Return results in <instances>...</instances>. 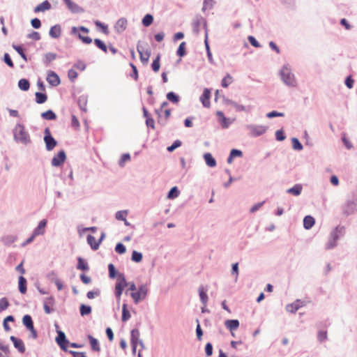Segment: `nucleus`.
Instances as JSON below:
<instances>
[{"mask_svg":"<svg viewBox=\"0 0 357 357\" xmlns=\"http://www.w3.org/2000/svg\"><path fill=\"white\" fill-rule=\"evenodd\" d=\"M47 82L52 86H57L61 83L59 76L54 71L49 70L47 72Z\"/></svg>","mask_w":357,"mask_h":357,"instance_id":"9b49d317","label":"nucleus"},{"mask_svg":"<svg viewBox=\"0 0 357 357\" xmlns=\"http://www.w3.org/2000/svg\"><path fill=\"white\" fill-rule=\"evenodd\" d=\"M303 186L301 184H295L292 188L287 190V193L291 194L294 196H299L301 194Z\"/></svg>","mask_w":357,"mask_h":357,"instance_id":"a878e982","label":"nucleus"},{"mask_svg":"<svg viewBox=\"0 0 357 357\" xmlns=\"http://www.w3.org/2000/svg\"><path fill=\"white\" fill-rule=\"evenodd\" d=\"M185 45H186L185 42H182L180 43L179 46L177 49V51H176V54L178 56L183 57L186 54Z\"/></svg>","mask_w":357,"mask_h":357,"instance_id":"864d4df0","label":"nucleus"},{"mask_svg":"<svg viewBox=\"0 0 357 357\" xmlns=\"http://www.w3.org/2000/svg\"><path fill=\"white\" fill-rule=\"evenodd\" d=\"M204 45L206 51V54L208 57V60L211 63H214L212 53L210 50V46L208 40V33L206 31L205 38H204Z\"/></svg>","mask_w":357,"mask_h":357,"instance_id":"c756f323","label":"nucleus"},{"mask_svg":"<svg viewBox=\"0 0 357 357\" xmlns=\"http://www.w3.org/2000/svg\"><path fill=\"white\" fill-rule=\"evenodd\" d=\"M68 9L74 14L77 13H83L84 12V9L80 7L78 4L71 1L66 5Z\"/></svg>","mask_w":357,"mask_h":357,"instance_id":"aec40b11","label":"nucleus"},{"mask_svg":"<svg viewBox=\"0 0 357 357\" xmlns=\"http://www.w3.org/2000/svg\"><path fill=\"white\" fill-rule=\"evenodd\" d=\"M280 75L283 82L288 86L294 87L296 85L294 75L291 73L289 65H284L280 71Z\"/></svg>","mask_w":357,"mask_h":357,"instance_id":"7ed1b4c3","label":"nucleus"},{"mask_svg":"<svg viewBox=\"0 0 357 357\" xmlns=\"http://www.w3.org/2000/svg\"><path fill=\"white\" fill-rule=\"evenodd\" d=\"M341 139H342V143L344 144V145L345 146V147L347 149L350 150L353 148V144L349 140V139L347 137L346 133L342 134Z\"/></svg>","mask_w":357,"mask_h":357,"instance_id":"13d9d810","label":"nucleus"},{"mask_svg":"<svg viewBox=\"0 0 357 357\" xmlns=\"http://www.w3.org/2000/svg\"><path fill=\"white\" fill-rule=\"evenodd\" d=\"M115 251L120 254H124L126 251V246L122 243H118L115 246Z\"/></svg>","mask_w":357,"mask_h":357,"instance_id":"774afa93","label":"nucleus"},{"mask_svg":"<svg viewBox=\"0 0 357 357\" xmlns=\"http://www.w3.org/2000/svg\"><path fill=\"white\" fill-rule=\"evenodd\" d=\"M62 29L60 24L52 26L49 31V35L52 38H59L61 35Z\"/></svg>","mask_w":357,"mask_h":357,"instance_id":"6ab92c4d","label":"nucleus"},{"mask_svg":"<svg viewBox=\"0 0 357 357\" xmlns=\"http://www.w3.org/2000/svg\"><path fill=\"white\" fill-rule=\"evenodd\" d=\"M230 104L234 107L237 112H249L252 109V106L249 105L245 107L243 105L238 104L234 101H230Z\"/></svg>","mask_w":357,"mask_h":357,"instance_id":"7c9ffc66","label":"nucleus"},{"mask_svg":"<svg viewBox=\"0 0 357 357\" xmlns=\"http://www.w3.org/2000/svg\"><path fill=\"white\" fill-rule=\"evenodd\" d=\"M143 255L142 252L133 250L132 252L131 260L134 262L139 263L142 261Z\"/></svg>","mask_w":357,"mask_h":357,"instance_id":"de8ad7c7","label":"nucleus"},{"mask_svg":"<svg viewBox=\"0 0 357 357\" xmlns=\"http://www.w3.org/2000/svg\"><path fill=\"white\" fill-rule=\"evenodd\" d=\"M17 240V236L13 235H7L1 238V241L5 245L9 246Z\"/></svg>","mask_w":357,"mask_h":357,"instance_id":"a19ab883","label":"nucleus"},{"mask_svg":"<svg viewBox=\"0 0 357 357\" xmlns=\"http://www.w3.org/2000/svg\"><path fill=\"white\" fill-rule=\"evenodd\" d=\"M149 289L146 284H141L135 291L130 293V296L133 299L135 303L137 304L141 300L146 298Z\"/></svg>","mask_w":357,"mask_h":357,"instance_id":"20e7f679","label":"nucleus"},{"mask_svg":"<svg viewBox=\"0 0 357 357\" xmlns=\"http://www.w3.org/2000/svg\"><path fill=\"white\" fill-rule=\"evenodd\" d=\"M127 214H128L127 210L119 211L116 213L115 218L118 220L126 221V216L127 215Z\"/></svg>","mask_w":357,"mask_h":357,"instance_id":"bf43d9fd","label":"nucleus"},{"mask_svg":"<svg viewBox=\"0 0 357 357\" xmlns=\"http://www.w3.org/2000/svg\"><path fill=\"white\" fill-rule=\"evenodd\" d=\"M13 139L17 143L27 145L31 142L29 132L22 123H17L13 128Z\"/></svg>","mask_w":357,"mask_h":357,"instance_id":"f257e3e1","label":"nucleus"},{"mask_svg":"<svg viewBox=\"0 0 357 357\" xmlns=\"http://www.w3.org/2000/svg\"><path fill=\"white\" fill-rule=\"evenodd\" d=\"M160 54H158L157 55L156 58L153 61V62L151 63V68L155 73L158 72L160 70Z\"/></svg>","mask_w":357,"mask_h":357,"instance_id":"49530a36","label":"nucleus"},{"mask_svg":"<svg viewBox=\"0 0 357 357\" xmlns=\"http://www.w3.org/2000/svg\"><path fill=\"white\" fill-rule=\"evenodd\" d=\"M315 224L314 218L308 215L305 216L303 219V227L305 229H310Z\"/></svg>","mask_w":357,"mask_h":357,"instance_id":"bb28decb","label":"nucleus"},{"mask_svg":"<svg viewBox=\"0 0 357 357\" xmlns=\"http://www.w3.org/2000/svg\"><path fill=\"white\" fill-rule=\"evenodd\" d=\"M108 271H109V277L112 279L115 278L116 277L118 278V275L120 273H118L116 270V268L113 264H109L108 265Z\"/></svg>","mask_w":357,"mask_h":357,"instance_id":"3c124183","label":"nucleus"},{"mask_svg":"<svg viewBox=\"0 0 357 357\" xmlns=\"http://www.w3.org/2000/svg\"><path fill=\"white\" fill-rule=\"evenodd\" d=\"M215 2L213 0H204L203 3L202 11H205L207 9H211L213 7Z\"/></svg>","mask_w":357,"mask_h":357,"instance_id":"338daca9","label":"nucleus"},{"mask_svg":"<svg viewBox=\"0 0 357 357\" xmlns=\"http://www.w3.org/2000/svg\"><path fill=\"white\" fill-rule=\"evenodd\" d=\"M342 208L343 214L347 217L357 211V192H352L351 197L347 199Z\"/></svg>","mask_w":357,"mask_h":357,"instance_id":"f03ea898","label":"nucleus"},{"mask_svg":"<svg viewBox=\"0 0 357 357\" xmlns=\"http://www.w3.org/2000/svg\"><path fill=\"white\" fill-rule=\"evenodd\" d=\"M38 6L40 7V9L42 12H45L51 8V3L47 0H45L41 3L38 4Z\"/></svg>","mask_w":357,"mask_h":357,"instance_id":"0e129e2a","label":"nucleus"},{"mask_svg":"<svg viewBox=\"0 0 357 357\" xmlns=\"http://www.w3.org/2000/svg\"><path fill=\"white\" fill-rule=\"evenodd\" d=\"M201 24H203V27L205 29V32H208L206 20L202 16H197L192 22L193 32L195 33H199Z\"/></svg>","mask_w":357,"mask_h":357,"instance_id":"1a4fd4ad","label":"nucleus"},{"mask_svg":"<svg viewBox=\"0 0 357 357\" xmlns=\"http://www.w3.org/2000/svg\"><path fill=\"white\" fill-rule=\"evenodd\" d=\"M219 122L222 128L224 129L228 128L231 123H232V121L229 119L227 118L225 116L222 118H220Z\"/></svg>","mask_w":357,"mask_h":357,"instance_id":"6e6d98bb","label":"nucleus"},{"mask_svg":"<svg viewBox=\"0 0 357 357\" xmlns=\"http://www.w3.org/2000/svg\"><path fill=\"white\" fill-rule=\"evenodd\" d=\"M137 50L139 54V58L142 63L144 65H146L151 56V50L149 49L144 50V48L141 44V41H138L137 43Z\"/></svg>","mask_w":357,"mask_h":357,"instance_id":"0eeeda50","label":"nucleus"},{"mask_svg":"<svg viewBox=\"0 0 357 357\" xmlns=\"http://www.w3.org/2000/svg\"><path fill=\"white\" fill-rule=\"evenodd\" d=\"M66 160V153L64 150H61L55 155L51 161V165L53 167H60L63 164Z\"/></svg>","mask_w":357,"mask_h":357,"instance_id":"9d476101","label":"nucleus"},{"mask_svg":"<svg viewBox=\"0 0 357 357\" xmlns=\"http://www.w3.org/2000/svg\"><path fill=\"white\" fill-rule=\"evenodd\" d=\"M182 144V142L179 139L175 140L171 146H169L167 148L168 152H173L176 149L180 147Z\"/></svg>","mask_w":357,"mask_h":357,"instance_id":"052dcab7","label":"nucleus"},{"mask_svg":"<svg viewBox=\"0 0 357 357\" xmlns=\"http://www.w3.org/2000/svg\"><path fill=\"white\" fill-rule=\"evenodd\" d=\"M15 321V318L12 315H8L4 319H3V328L6 331H10V327L9 326V323H8V321Z\"/></svg>","mask_w":357,"mask_h":357,"instance_id":"603ef678","label":"nucleus"},{"mask_svg":"<svg viewBox=\"0 0 357 357\" xmlns=\"http://www.w3.org/2000/svg\"><path fill=\"white\" fill-rule=\"evenodd\" d=\"M131 315L128 309V305L126 303H123L122 306V317L121 320L123 322H126L130 319Z\"/></svg>","mask_w":357,"mask_h":357,"instance_id":"4c0bfd02","label":"nucleus"},{"mask_svg":"<svg viewBox=\"0 0 357 357\" xmlns=\"http://www.w3.org/2000/svg\"><path fill=\"white\" fill-rule=\"evenodd\" d=\"M88 102V96L86 95H82L78 98L77 104L79 109L84 112H87L86 105Z\"/></svg>","mask_w":357,"mask_h":357,"instance_id":"5701e85b","label":"nucleus"},{"mask_svg":"<svg viewBox=\"0 0 357 357\" xmlns=\"http://www.w3.org/2000/svg\"><path fill=\"white\" fill-rule=\"evenodd\" d=\"M47 220L46 219L41 220L38 226L33 229L32 234L36 237L38 236L43 235L45 232V227L47 226Z\"/></svg>","mask_w":357,"mask_h":357,"instance_id":"ddd939ff","label":"nucleus"},{"mask_svg":"<svg viewBox=\"0 0 357 357\" xmlns=\"http://www.w3.org/2000/svg\"><path fill=\"white\" fill-rule=\"evenodd\" d=\"M88 339H89V342L91 344V347L92 350L94 351H100V345H99L98 340L96 338L93 337L91 335H88Z\"/></svg>","mask_w":357,"mask_h":357,"instance_id":"473e14b6","label":"nucleus"},{"mask_svg":"<svg viewBox=\"0 0 357 357\" xmlns=\"http://www.w3.org/2000/svg\"><path fill=\"white\" fill-rule=\"evenodd\" d=\"M128 282L126 280L125 275L123 273H119L118 275V279L115 285V296L118 300H120L121 296L123 293V291L126 287L128 286Z\"/></svg>","mask_w":357,"mask_h":357,"instance_id":"423d86ee","label":"nucleus"},{"mask_svg":"<svg viewBox=\"0 0 357 357\" xmlns=\"http://www.w3.org/2000/svg\"><path fill=\"white\" fill-rule=\"evenodd\" d=\"M153 17L151 14L145 15V16L143 17V19L142 20V24L146 27L149 26L153 23Z\"/></svg>","mask_w":357,"mask_h":357,"instance_id":"09e8293b","label":"nucleus"},{"mask_svg":"<svg viewBox=\"0 0 357 357\" xmlns=\"http://www.w3.org/2000/svg\"><path fill=\"white\" fill-rule=\"evenodd\" d=\"M13 48L20 55V56L25 61H28V58L24 52V48L21 45H13Z\"/></svg>","mask_w":357,"mask_h":357,"instance_id":"37998d69","label":"nucleus"},{"mask_svg":"<svg viewBox=\"0 0 357 357\" xmlns=\"http://www.w3.org/2000/svg\"><path fill=\"white\" fill-rule=\"evenodd\" d=\"M57 54L52 52L46 53L43 58V63L46 66L48 67L52 61L55 60L57 58Z\"/></svg>","mask_w":357,"mask_h":357,"instance_id":"412c9836","label":"nucleus"},{"mask_svg":"<svg viewBox=\"0 0 357 357\" xmlns=\"http://www.w3.org/2000/svg\"><path fill=\"white\" fill-rule=\"evenodd\" d=\"M95 45L100 50H101L105 53L107 52V47L105 43L99 38L94 39Z\"/></svg>","mask_w":357,"mask_h":357,"instance_id":"a18cd8bd","label":"nucleus"},{"mask_svg":"<svg viewBox=\"0 0 357 357\" xmlns=\"http://www.w3.org/2000/svg\"><path fill=\"white\" fill-rule=\"evenodd\" d=\"M166 97H167V99L169 102L174 103V104L178 103L180 100L179 96L173 91H170V92L167 93Z\"/></svg>","mask_w":357,"mask_h":357,"instance_id":"79ce46f5","label":"nucleus"},{"mask_svg":"<svg viewBox=\"0 0 357 357\" xmlns=\"http://www.w3.org/2000/svg\"><path fill=\"white\" fill-rule=\"evenodd\" d=\"M26 284V279L24 276L20 275L18 278V289L22 294H24L27 291Z\"/></svg>","mask_w":357,"mask_h":357,"instance_id":"4be33fe9","label":"nucleus"},{"mask_svg":"<svg viewBox=\"0 0 357 357\" xmlns=\"http://www.w3.org/2000/svg\"><path fill=\"white\" fill-rule=\"evenodd\" d=\"M77 268L83 271H89L88 263L81 257H77Z\"/></svg>","mask_w":357,"mask_h":357,"instance_id":"c85d7f7f","label":"nucleus"},{"mask_svg":"<svg viewBox=\"0 0 357 357\" xmlns=\"http://www.w3.org/2000/svg\"><path fill=\"white\" fill-rule=\"evenodd\" d=\"M206 291H207V289H205L203 286H200L199 287V296L200 298V301H201V303L204 306L206 305V304L208 303V297L206 294Z\"/></svg>","mask_w":357,"mask_h":357,"instance_id":"393cba45","label":"nucleus"},{"mask_svg":"<svg viewBox=\"0 0 357 357\" xmlns=\"http://www.w3.org/2000/svg\"><path fill=\"white\" fill-rule=\"evenodd\" d=\"M292 147L294 150L301 151L303 149L302 144L296 137H293L291 139Z\"/></svg>","mask_w":357,"mask_h":357,"instance_id":"4d7b16f0","label":"nucleus"},{"mask_svg":"<svg viewBox=\"0 0 357 357\" xmlns=\"http://www.w3.org/2000/svg\"><path fill=\"white\" fill-rule=\"evenodd\" d=\"M8 306L9 302L6 297H3L0 299V312L6 310Z\"/></svg>","mask_w":357,"mask_h":357,"instance_id":"e2e57ef3","label":"nucleus"},{"mask_svg":"<svg viewBox=\"0 0 357 357\" xmlns=\"http://www.w3.org/2000/svg\"><path fill=\"white\" fill-rule=\"evenodd\" d=\"M41 117L45 120L52 121L56 119V115L52 109H48L41 114Z\"/></svg>","mask_w":357,"mask_h":357,"instance_id":"e433bc0d","label":"nucleus"},{"mask_svg":"<svg viewBox=\"0 0 357 357\" xmlns=\"http://www.w3.org/2000/svg\"><path fill=\"white\" fill-rule=\"evenodd\" d=\"M80 31L84 33H88L89 32V29L85 26H80L79 27L73 26L71 28L70 33L74 36H77L79 33L78 31Z\"/></svg>","mask_w":357,"mask_h":357,"instance_id":"c03bdc74","label":"nucleus"},{"mask_svg":"<svg viewBox=\"0 0 357 357\" xmlns=\"http://www.w3.org/2000/svg\"><path fill=\"white\" fill-rule=\"evenodd\" d=\"M328 338L327 331H320L317 333V340L320 342H323L326 340Z\"/></svg>","mask_w":357,"mask_h":357,"instance_id":"69168bd1","label":"nucleus"},{"mask_svg":"<svg viewBox=\"0 0 357 357\" xmlns=\"http://www.w3.org/2000/svg\"><path fill=\"white\" fill-rule=\"evenodd\" d=\"M92 308L90 305L81 304L79 306V312L81 316L84 317L91 313Z\"/></svg>","mask_w":357,"mask_h":357,"instance_id":"58836bf2","label":"nucleus"},{"mask_svg":"<svg viewBox=\"0 0 357 357\" xmlns=\"http://www.w3.org/2000/svg\"><path fill=\"white\" fill-rule=\"evenodd\" d=\"M204 159L205 160V162L206 164L209 167H214L216 166V160L213 157L212 154L210 153H204Z\"/></svg>","mask_w":357,"mask_h":357,"instance_id":"cd10ccee","label":"nucleus"},{"mask_svg":"<svg viewBox=\"0 0 357 357\" xmlns=\"http://www.w3.org/2000/svg\"><path fill=\"white\" fill-rule=\"evenodd\" d=\"M56 333H57V337H56L55 340L57 344H60L61 341H66V336L64 332L61 331L59 329V326L58 324H54Z\"/></svg>","mask_w":357,"mask_h":357,"instance_id":"2f4dec72","label":"nucleus"},{"mask_svg":"<svg viewBox=\"0 0 357 357\" xmlns=\"http://www.w3.org/2000/svg\"><path fill=\"white\" fill-rule=\"evenodd\" d=\"M130 160V155L129 153H123L120 160H119V165L121 167H124L125 162Z\"/></svg>","mask_w":357,"mask_h":357,"instance_id":"680f3d73","label":"nucleus"},{"mask_svg":"<svg viewBox=\"0 0 357 357\" xmlns=\"http://www.w3.org/2000/svg\"><path fill=\"white\" fill-rule=\"evenodd\" d=\"M239 321L238 319H227L225 322V325L227 329H229L231 332L236 330L239 327ZM231 335L234 336V334L231 333Z\"/></svg>","mask_w":357,"mask_h":357,"instance_id":"a211bd4d","label":"nucleus"},{"mask_svg":"<svg viewBox=\"0 0 357 357\" xmlns=\"http://www.w3.org/2000/svg\"><path fill=\"white\" fill-rule=\"evenodd\" d=\"M22 324L26 328L27 330L34 326L32 317L29 314H25L23 317Z\"/></svg>","mask_w":357,"mask_h":357,"instance_id":"72a5a7b5","label":"nucleus"},{"mask_svg":"<svg viewBox=\"0 0 357 357\" xmlns=\"http://www.w3.org/2000/svg\"><path fill=\"white\" fill-rule=\"evenodd\" d=\"M180 194V191L176 186L172 187L167 194V198L173 199L176 198Z\"/></svg>","mask_w":357,"mask_h":357,"instance_id":"8fccbe9b","label":"nucleus"},{"mask_svg":"<svg viewBox=\"0 0 357 357\" xmlns=\"http://www.w3.org/2000/svg\"><path fill=\"white\" fill-rule=\"evenodd\" d=\"M345 228L344 226L338 225L333 229L331 234L330 238L333 239L335 243L340 239L341 236H344Z\"/></svg>","mask_w":357,"mask_h":357,"instance_id":"f8f14e48","label":"nucleus"},{"mask_svg":"<svg viewBox=\"0 0 357 357\" xmlns=\"http://www.w3.org/2000/svg\"><path fill=\"white\" fill-rule=\"evenodd\" d=\"M232 81V77L229 74H227V75L222 79L221 86L223 88H227L231 84Z\"/></svg>","mask_w":357,"mask_h":357,"instance_id":"5fc2aeb1","label":"nucleus"},{"mask_svg":"<svg viewBox=\"0 0 357 357\" xmlns=\"http://www.w3.org/2000/svg\"><path fill=\"white\" fill-rule=\"evenodd\" d=\"M87 243L90 245L93 250H96L99 248V243H97L96 238L92 235H88Z\"/></svg>","mask_w":357,"mask_h":357,"instance_id":"ea45409f","label":"nucleus"},{"mask_svg":"<svg viewBox=\"0 0 357 357\" xmlns=\"http://www.w3.org/2000/svg\"><path fill=\"white\" fill-rule=\"evenodd\" d=\"M303 306V302L297 299L293 303L286 305V310L291 313H296Z\"/></svg>","mask_w":357,"mask_h":357,"instance_id":"f3484780","label":"nucleus"},{"mask_svg":"<svg viewBox=\"0 0 357 357\" xmlns=\"http://www.w3.org/2000/svg\"><path fill=\"white\" fill-rule=\"evenodd\" d=\"M43 140L47 151H52L58 144L57 141L53 137L49 128H45L44 130Z\"/></svg>","mask_w":357,"mask_h":357,"instance_id":"39448f33","label":"nucleus"},{"mask_svg":"<svg viewBox=\"0 0 357 357\" xmlns=\"http://www.w3.org/2000/svg\"><path fill=\"white\" fill-rule=\"evenodd\" d=\"M35 97V100L38 104H43L47 100V96L45 93L36 92Z\"/></svg>","mask_w":357,"mask_h":357,"instance_id":"f704fd0d","label":"nucleus"},{"mask_svg":"<svg viewBox=\"0 0 357 357\" xmlns=\"http://www.w3.org/2000/svg\"><path fill=\"white\" fill-rule=\"evenodd\" d=\"M247 128L250 130V135L252 137H259L264 134L268 127L262 125H248Z\"/></svg>","mask_w":357,"mask_h":357,"instance_id":"6e6552de","label":"nucleus"},{"mask_svg":"<svg viewBox=\"0 0 357 357\" xmlns=\"http://www.w3.org/2000/svg\"><path fill=\"white\" fill-rule=\"evenodd\" d=\"M140 333L137 328H133L130 331V344H138V342L142 340L139 339Z\"/></svg>","mask_w":357,"mask_h":357,"instance_id":"b1692460","label":"nucleus"},{"mask_svg":"<svg viewBox=\"0 0 357 357\" xmlns=\"http://www.w3.org/2000/svg\"><path fill=\"white\" fill-rule=\"evenodd\" d=\"M128 25V20L125 17L119 18L114 25L116 32L118 33H123L126 29Z\"/></svg>","mask_w":357,"mask_h":357,"instance_id":"4468645a","label":"nucleus"},{"mask_svg":"<svg viewBox=\"0 0 357 357\" xmlns=\"http://www.w3.org/2000/svg\"><path fill=\"white\" fill-rule=\"evenodd\" d=\"M10 340L13 343L15 348L17 349L20 353L23 354L25 352V345L21 339L12 335L10 337Z\"/></svg>","mask_w":357,"mask_h":357,"instance_id":"dca6fc26","label":"nucleus"},{"mask_svg":"<svg viewBox=\"0 0 357 357\" xmlns=\"http://www.w3.org/2000/svg\"><path fill=\"white\" fill-rule=\"evenodd\" d=\"M18 87L23 91H26L30 88V82L27 79L22 78L18 82Z\"/></svg>","mask_w":357,"mask_h":357,"instance_id":"c9c22d12","label":"nucleus"},{"mask_svg":"<svg viewBox=\"0 0 357 357\" xmlns=\"http://www.w3.org/2000/svg\"><path fill=\"white\" fill-rule=\"evenodd\" d=\"M211 98V90L208 88H205L204 89L203 93L199 98L200 101L202 102L203 106L204 107H209L211 105L210 102Z\"/></svg>","mask_w":357,"mask_h":357,"instance_id":"2eb2a0df","label":"nucleus"}]
</instances>
